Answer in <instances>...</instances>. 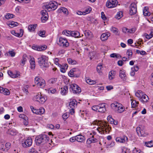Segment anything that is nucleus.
Wrapping results in <instances>:
<instances>
[{
	"mask_svg": "<svg viewBox=\"0 0 153 153\" xmlns=\"http://www.w3.org/2000/svg\"><path fill=\"white\" fill-rule=\"evenodd\" d=\"M92 125L98 126L96 128L97 130L101 134L108 133L111 130V128L105 122L103 121L96 120L93 122L91 125Z\"/></svg>",
	"mask_w": 153,
	"mask_h": 153,
	"instance_id": "1",
	"label": "nucleus"
},
{
	"mask_svg": "<svg viewBox=\"0 0 153 153\" xmlns=\"http://www.w3.org/2000/svg\"><path fill=\"white\" fill-rule=\"evenodd\" d=\"M38 62L40 67L43 70H45L49 66L48 62V57L45 55H41L38 59Z\"/></svg>",
	"mask_w": 153,
	"mask_h": 153,
	"instance_id": "2",
	"label": "nucleus"
},
{
	"mask_svg": "<svg viewBox=\"0 0 153 153\" xmlns=\"http://www.w3.org/2000/svg\"><path fill=\"white\" fill-rule=\"evenodd\" d=\"M111 107L117 113H122L125 110V108L123 105L116 102L112 103L111 104Z\"/></svg>",
	"mask_w": 153,
	"mask_h": 153,
	"instance_id": "3",
	"label": "nucleus"
},
{
	"mask_svg": "<svg viewBox=\"0 0 153 153\" xmlns=\"http://www.w3.org/2000/svg\"><path fill=\"white\" fill-rule=\"evenodd\" d=\"M49 140L48 136L45 134L39 135L36 137L35 142L37 145H39L42 143L43 144L46 143Z\"/></svg>",
	"mask_w": 153,
	"mask_h": 153,
	"instance_id": "4",
	"label": "nucleus"
},
{
	"mask_svg": "<svg viewBox=\"0 0 153 153\" xmlns=\"http://www.w3.org/2000/svg\"><path fill=\"white\" fill-rule=\"evenodd\" d=\"M92 109L97 112L104 113L106 111L105 104L104 103H101L97 105L92 106Z\"/></svg>",
	"mask_w": 153,
	"mask_h": 153,
	"instance_id": "5",
	"label": "nucleus"
},
{
	"mask_svg": "<svg viewBox=\"0 0 153 153\" xmlns=\"http://www.w3.org/2000/svg\"><path fill=\"white\" fill-rule=\"evenodd\" d=\"M34 100L40 103L43 104L47 100V97L42 95L41 93H38L34 97Z\"/></svg>",
	"mask_w": 153,
	"mask_h": 153,
	"instance_id": "6",
	"label": "nucleus"
},
{
	"mask_svg": "<svg viewBox=\"0 0 153 153\" xmlns=\"http://www.w3.org/2000/svg\"><path fill=\"white\" fill-rule=\"evenodd\" d=\"M35 82L40 88H44L45 85V80L42 77L36 76L35 78Z\"/></svg>",
	"mask_w": 153,
	"mask_h": 153,
	"instance_id": "7",
	"label": "nucleus"
},
{
	"mask_svg": "<svg viewBox=\"0 0 153 153\" xmlns=\"http://www.w3.org/2000/svg\"><path fill=\"white\" fill-rule=\"evenodd\" d=\"M35 82L40 88H44L45 85V80L42 77L36 76L35 78Z\"/></svg>",
	"mask_w": 153,
	"mask_h": 153,
	"instance_id": "8",
	"label": "nucleus"
},
{
	"mask_svg": "<svg viewBox=\"0 0 153 153\" xmlns=\"http://www.w3.org/2000/svg\"><path fill=\"white\" fill-rule=\"evenodd\" d=\"M35 82L40 88H44L45 85V80L42 77L36 76L35 78Z\"/></svg>",
	"mask_w": 153,
	"mask_h": 153,
	"instance_id": "9",
	"label": "nucleus"
},
{
	"mask_svg": "<svg viewBox=\"0 0 153 153\" xmlns=\"http://www.w3.org/2000/svg\"><path fill=\"white\" fill-rule=\"evenodd\" d=\"M57 43L60 46L67 47L69 45V43L65 38L60 37L57 40Z\"/></svg>",
	"mask_w": 153,
	"mask_h": 153,
	"instance_id": "10",
	"label": "nucleus"
},
{
	"mask_svg": "<svg viewBox=\"0 0 153 153\" xmlns=\"http://www.w3.org/2000/svg\"><path fill=\"white\" fill-rule=\"evenodd\" d=\"M58 5L57 2L54 1H50L48 4L45 7L49 11L52 10H54L57 8Z\"/></svg>",
	"mask_w": 153,
	"mask_h": 153,
	"instance_id": "11",
	"label": "nucleus"
},
{
	"mask_svg": "<svg viewBox=\"0 0 153 153\" xmlns=\"http://www.w3.org/2000/svg\"><path fill=\"white\" fill-rule=\"evenodd\" d=\"M118 4L117 0H108L106 3V6L109 8H112L116 7Z\"/></svg>",
	"mask_w": 153,
	"mask_h": 153,
	"instance_id": "12",
	"label": "nucleus"
},
{
	"mask_svg": "<svg viewBox=\"0 0 153 153\" xmlns=\"http://www.w3.org/2000/svg\"><path fill=\"white\" fill-rule=\"evenodd\" d=\"M70 89L72 91L74 94H78L81 92L80 88L76 84H71L70 85Z\"/></svg>",
	"mask_w": 153,
	"mask_h": 153,
	"instance_id": "13",
	"label": "nucleus"
},
{
	"mask_svg": "<svg viewBox=\"0 0 153 153\" xmlns=\"http://www.w3.org/2000/svg\"><path fill=\"white\" fill-rule=\"evenodd\" d=\"M115 140L117 143H126L128 141V137L125 135L116 137Z\"/></svg>",
	"mask_w": 153,
	"mask_h": 153,
	"instance_id": "14",
	"label": "nucleus"
},
{
	"mask_svg": "<svg viewBox=\"0 0 153 153\" xmlns=\"http://www.w3.org/2000/svg\"><path fill=\"white\" fill-rule=\"evenodd\" d=\"M136 131L138 135L141 137H146L148 135V134L145 132L144 129L141 128L140 127H137L136 128Z\"/></svg>",
	"mask_w": 153,
	"mask_h": 153,
	"instance_id": "15",
	"label": "nucleus"
},
{
	"mask_svg": "<svg viewBox=\"0 0 153 153\" xmlns=\"http://www.w3.org/2000/svg\"><path fill=\"white\" fill-rule=\"evenodd\" d=\"M30 108L32 112L37 114H42L44 113L45 112V109L42 107H40L39 109H36L33 106H31Z\"/></svg>",
	"mask_w": 153,
	"mask_h": 153,
	"instance_id": "16",
	"label": "nucleus"
},
{
	"mask_svg": "<svg viewBox=\"0 0 153 153\" xmlns=\"http://www.w3.org/2000/svg\"><path fill=\"white\" fill-rule=\"evenodd\" d=\"M32 143V140L31 138L29 137L22 141V145L24 147L26 148L30 146Z\"/></svg>",
	"mask_w": 153,
	"mask_h": 153,
	"instance_id": "17",
	"label": "nucleus"
},
{
	"mask_svg": "<svg viewBox=\"0 0 153 153\" xmlns=\"http://www.w3.org/2000/svg\"><path fill=\"white\" fill-rule=\"evenodd\" d=\"M41 14L42 15L41 20L42 22L45 23L48 19V15L47 11L45 10H43L41 11Z\"/></svg>",
	"mask_w": 153,
	"mask_h": 153,
	"instance_id": "18",
	"label": "nucleus"
},
{
	"mask_svg": "<svg viewBox=\"0 0 153 153\" xmlns=\"http://www.w3.org/2000/svg\"><path fill=\"white\" fill-rule=\"evenodd\" d=\"M7 73L9 75L11 78H16L20 77V73L18 71L12 72L11 71H8Z\"/></svg>",
	"mask_w": 153,
	"mask_h": 153,
	"instance_id": "19",
	"label": "nucleus"
},
{
	"mask_svg": "<svg viewBox=\"0 0 153 153\" xmlns=\"http://www.w3.org/2000/svg\"><path fill=\"white\" fill-rule=\"evenodd\" d=\"M136 12V5L134 3H131L130 7V14L131 15H134L135 14Z\"/></svg>",
	"mask_w": 153,
	"mask_h": 153,
	"instance_id": "20",
	"label": "nucleus"
},
{
	"mask_svg": "<svg viewBox=\"0 0 153 153\" xmlns=\"http://www.w3.org/2000/svg\"><path fill=\"white\" fill-rule=\"evenodd\" d=\"M19 32V33H16L15 30H12L11 31V33L12 35L16 37H20L23 36L24 31L22 29H20Z\"/></svg>",
	"mask_w": 153,
	"mask_h": 153,
	"instance_id": "21",
	"label": "nucleus"
},
{
	"mask_svg": "<svg viewBox=\"0 0 153 153\" xmlns=\"http://www.w3.org/2000/svg\"><path fill=\"white\" fill-rule=\"evenodd\" d=\"M68 92V87L65 85L62 86L60 88V93L62 95H65Z\"/></svg>",
	"mask_w": 153,
	"mask_h": 153,
	"instance_id": "22",
	"label": "nucleus"
},
{
	"mask_svg": "<svg viewBox=\"0 0 153 153\" xmlns=\"http://www.w3.org/2000/svg\"><path fill=\"white\" fill-rule=\"evenodd\" d=\"M111 34L109 32L103 33L101 36L100 39L102 41H105L107 40L110 36Z\"/></svg>",
	"mask_w": 153,
	"mask_h": 153,
	"instance_id": "23",
	"label": "nucleus"
},
{
	"mask_svg": "<svg viewBox=\"0 0 153 153\" xmlns=\"http://www.w3.org/2000/svg\"><path fill=\"white\" fill-rule=\"evenodd\" d=\"M77 70L75 68H73L71 69L68 73V75L70 77L75 76V77H78L79 76V74L76 75V71Z\"/></svg>",
	"mask_w": 153,
	"mask_h": 153,
	"instance_id": "24",
	"label": "nucleus"
},
{
	"mask_svg": "<svg viewBox=\"0 0 153 153\" xmlns=\"http://www.w3.org/2000/svg\"><path fill=\"white\" fill-rule=\"evenodd\" d=\"M116 72V71L114 70H111L109 72L108 78L109 80H112L115 78Z\"/></svg>",
	"mask_w": 153,
	"mask_h": 153,
	"instance_id": "25",
	"label": "nucleus"
},
{
	"mask_svg": "<svg viewBox=\"0 0 153 153\" xmlns=\"http://www.w3.org/2000/svg\"><path fill=\"white\" fill-rule=\"evenodd\" d=\"M77 102L75 99H71L69 103V106L70 108H74L76 106Z\"/></svg>",
	"mask_w": 153,
	"mask_h": 153,
	"instance_id": "26",
	"label": "nucleus"
},
{
	"mask_svg": "<svg viewBox=\"0 0 153 153\" xmlns=\"http://www.w3.org/2000/svg\"><path fill=\"white\" fill-rule=\"evenodd\" d=\"M139 69V67L137 65H135L133 67L131 68L130 75L131 76H133L135 74V72L137 71Z\"/></svg>",
	"mask_w": 153,
	"mask_h": 153,
	"instance_id": "27",
	"label": "nucleus"
},
{
	"mask_svg": "<svg viewBox=\"0 0 153 153\" xmlns=\"http://www.w3.org/2000/svg\"><path fill=\"white\" fill-rule=\"evenodd\" d=\"M107 119L108 122L110 123L111 124L117 125L118 123V122L116 120H114L111 115L108 116L107 117Z\"/></svg>",
	"mask_w": 153,
	"mask_h": 153,
	"instance_id": "28",
	"label": "nucleus"
},
{
	"mask_svg": "<svg viewBox=\"0 0 153 153\" xmlns=\"http://www.w3.org/2000/svg\"><path fill=\"white\" fill-rule=\"evenodd\" d=\"M125 72L124 70H120L119 72V76L123 80H125L126 78Z\"/></svg>",
	"mask_w": 153,
	"mask_h": 153,
	"instance_id": "29",
	"label": "nucleus"
},
{
	"mask_svg": "<svg viewBox=\"0 0 153 153\" xmlns=\"http://www.w3.org/2000/svg\"><path fill=\"white\" fill-rule=\"evenodd\" d=\"M58 67L60 68L61 72L62 73H65L68 68V66L67 64H65L63 65L60 64Z\"/></svg>",
	"mask_w": 153,
	"mask_h": 153,
	"instance_id": "30",
	"label": "nucleus"
},
{
	"mask_svg": "<svg viewBox=\"0 0 153 153\" xmlns=\"http://www.w3.org/2000/svg\"><path fill=\"white\" fill-rule=\"evenodd\" d=\"M27 57L26 54H24L21 60L20 64L21 65L23 66L27 61Z\"/></svg>",
	"mask_w": 153,
	"mask_h": 153,
	"instance_id": "31",
	"label": "nucleus"
},
{
	"mask_svg": "<svg viewBox=\"0 0 153 153\" xmlns=\"http://www.w3.org/2000/svg\"><path fill=\"white\" fill-rule=\"evenodd\" d=\"M143 36L147 39H149L152 38L153 36V28L151 29L150 33L149 34L145 33L143 34Z\"/></svg>",
	"mask_w": 153,
	"mask_h": 153,
	"instance_id": "32",
	"label": "nucleus"
},
{
	"mask_svg": "<svg viewBox=\"0 0 153 153\" xmlns=\"http://www.w3.org/2000/svg\"><path fill=\"white\" fill-rule=\"evenodd\" d=\"M37 27L36 24L30 25L28 26V30L29 31L33 32L35 31L36 27Z\"/></svg>",
	"mask_w": 153,
	"mask_h": 153,
	"instance_id": "33",
	"label": "nucleus"
},
{
	"mask_svg": "<svg viewBox=\"0 0 153 153\" xmlns=\"http://www.w3.org/2000/svg\"><path fill=\"white\" fill-rule=\"evenodd\" d=\"M7 24L10 27H13L18 26V23L16 22L13 21H10L7 23Z\"/></svg>",
	"mask_w": 153,
	"mask_h": 153,
	"instance_id": "34",
	"label": "nucleus"
},
{
	"mask_svg": "<svg viewBox=\"0 0 153 153\" xmlns=\"http://www.w3.org/2000/svg\"><path fill=\"white\" fill-rule=\"evenodd\" d=\"M76 140L79 142H82L85 140V137L81 135H78L76 136Z\"/></svg>",
	"mask_w": 153,
	"mask_h": 153,
	"instance_id": "35",
	"label": "nucleus"
},
{
	"mask_svg": "<svg viewBox=\"0 0 153 153\" xmlns=\"http://www.w3.org/2000/svg\"><path fill=\"white\" fill-rule=\"evenodd\" d=\"M103 69V68L102 65L100 64H98L97 67V70L99 74L102 75V71Z\"/></svg>",
	"mask_w": 153,
	"mask_h": 153,
	"instance_id": "36",
	"label": "nucleus"
},
{
	"mask_svg": "<svg viewBox=\"0 0 153 153\" xmlns=\"http://www.w3.org/2000/svg\"><path fill=\"white\" fill-rule=\"evenodd\" d=\"M30 68L32 69H33L35 67V63L34 59L33 58H31L30 61Z\"/></svg>",
	"mask_w": 153,
	"mask_h": 153,
	"instance_id": "37",
	"label": "nucleus"
},
{
	"mask_svg": "<svg viewBox=\"0 0 153 153\" xmlns=\"http://www.w3.org/2000/svg\"><path fill=\"white\" fill-rule=\"evenodd\" d=\"M149 100V98L146 95L144 94H143V96L141 97V99H140V100L143 102H147Z\"/></svg>",
	"mask_w": 153,
	"mask_h": 153,
	"instance_id": "38",
	"label": "nucleus"
},
{
	"mask_svg": "<svg viewBox=\"0 0 153 153\" xmlns=\"http://www.w3.org/2000/svg\"><path fill=\"white\" fill-rule=\"evenodd\" d=\"M4 144L5 142L4 141H0V151L1 152L5 151Z\"/></svg>",
	"mask_w": 153,
	"mask_h": 153,
	"instance_id": "39",
	"label": "nucleus"
},
{
	"mask_svg": "<svg viewBox=\"0 0 153 153\" xmlns=\"http://www.w3.org/2000/svg\"><path fill=\"white\" fill-rule=\"evenodd\" d=\"M59 13H63L64 14H68V10L65 8L64 7H61L58 10Z\"/></svg>",
	"mask_w": 153,
	"mask_h": 153,
	"instance_id": "40",
	"label": "nucleus"
},
{
	"mask_svg": "<svg viewBox=\"0 0 153 153\" xmlns=\"http://www.w3.org/2000/svg\"><path fill=\"white\" fill-rule=\"evenodd\" d=\"M85 35L87 38L90 39L93 37L92 33L89 30H86L85 32Z\"/></svg>",
	"mask_w": 153,
	"mask_h": 153,
	"instance_id": "41",
	"label": "nucleus"
},
{
	"mask_svg": "<svg viewBox=\"0 0 153 153\" xmlns=\"http://www.w3.org/2000/svg\"><path fill=\"white\" fill-rule=\"evenodd\" d=\"M144 93L141 91L139 90L136 92L135 94L136 96L139 98V99H141V97L143 96Z\"/></svg>",
	"mask_w": 153,
	"mask_h": 153,
	"instance_id": "42",
	"label": "nucleus"
},
{
	"mask_svg": "<svg viewBox=\"0 0 153 153\" xmlns=\"http://www.w3.org/2000/svg\"><path fill=\"white\" fill-rule=\"evenodd\" d=\"M18 132L15 129H10L8 131V134L11 135H15L17 134Z\"/></svg>",
	"mask_w": 153,
	"mask_h": 153,
	"instance_id": "43",
	"label": "nucleus"
},
{
	"mask_svg": "<svg viewBox=\"0 0 153 153\" xmlns=\"http://www.w3.org/2000/svg\"><path fill=\"white\" fill-rule=\"evenodd\" d=\"M86 134L87 136L89 137H93L94 135L96 134V133L93 131H88Z\"/></svg>",
	"mask_w": 153,
	"mask_h": 153,
	"instance_id": "44",
	"label": "nucleus"
},
{
	"mask_svg": "<svg viewBox=\"0 0 153 153\" xmlns=\"http://www.w3.org/2000/svg\"><path fill=\"white\" fill-rule=\"evenodd\" d=\"M122 153H130L129 149L124 147L122 146L120 147Z\"/></svg>",
	"mask_w": 153,
	"mask_h": 153,
	"instance_id": "45",
	"label": "nucleus"
},
{
	"mask_svg": "<svg viewBox=\"0 0 153 153\" xmlns=\"http://www.w3.org/2000/svg\"><path fill=\"white\" fill-rule=\"evenodd\" d=\"M148 8L147 7H144L143 10V14L145 16H149L150 15V13L148 10Z\"/></svg>",
	"mask_w": 153,
	"mask_h": 153,
	"instance_id": "46",
	"label": "nucleus"
},
{
	"mask_svg": "<svg viewBox=\"0 0 153 153\" xmlns=\"http://www.w3.org/2000/svg\"><path fill=\"white\" fill-rule=\"evenodd\" d=\"M131 105L132 108H135L139 104L138 102H137L135 100H132L131 99Z\"/></svg>",
	"mask_w": 153,
	"mask_h": 153,
	"instance_id": "47",
	"label": "nucleus"
},
{
	"mask_svg": "<svg viewBox=\"0 0 153 153\" xmlns=\"http://www.w3.org/2000/svg\"><path fill=\"white\" fill-rule=\"evenodd\" d=\"M85 81L89 85H94L96 83L95 81L92 80L90 79H86Z\"/></svg>",
	"mask_w": 153,
	"mask_h": 153,
	"instance_id": "48",
	"label": "nucleus"
},
{
	"mask_svg": "<svg viewBox=\"0 0 153 153\" xmlns=\"http://www.w3.org/2000/svg\"><path fill=\"white\" fill-rule=\"evenodd\" d=\"M16 53L13 50H12L9 51L7 53L5 54V55L6 56H8L9 55L11 57H14L15 56Z\"/></svg>",
	"mask_w": 153,
	"mask_h": 153,
	"instance_id": "49",
	"label": "nucleus"
},
{
	"mask_svg": "<svg viewBox=\"0 0 153 153\" xmlns=\"http://www.w3.org/2000/svg\"><path fill=\"white\" fill-rule=\"evenodd\" d=\"M79 36L80 33L79 32L74 31H72L71 34L72 36L74 37L75 38H78L79 37Z\"/></svg>",
	"mask_w": 153,
	"mask_h": 153,
	"instance_id": "50",
	"label": "nucleus"
},
{
	"mask_svg": "<svg viewBox=\"0 0 153 153\" xmlns=\"http://www.w3.org/2000/svg\"><path fill=\"white\" fill-rule=\"evenodd\" d=\"M72 32L71 31L65 30L63 31L62 33L67 36H71Z\"/></svg>",
	"mask_w": 153,
	"mask_h": 153,
	"instance_id": "51",
	"label": "nucleus"
},
{
	"mask_svg": "<svg viewBox=\"0 0 153 153\" xmlns=\"http://www.w3.org/2000/svg\"><path fill=\"white\" fill-rule=\"evenodd\" d=\"M1 93L5 95H8L10 94V92L8 89L3 88V90L2 91Z\"/></svg>",
	"mask_w": 153,
	"mask_h": 153,
	"instance_id": "52",
	"label": "nucleus"
},
{
	"mask_svg": "<svg viewBox=\"0 0 153 153\" xmlns=\"http://www.w3.org/2000/svg\"><path fill=\"white\" fill-rule=\"evenodd\" d=\"M123 16V13L122 11H119L117 13L115 16L116 19H120Z\"/></svg>",
	"mask_w": 153,
	"mask_h": 153,
	"instance_id": "53",
	"label": "nucleus"
},
{
	"mask_svg": "<svg viewBox=\"0 0 153 153\" xmlns=\"http://www.w3.org/2000/svg\"><path fill=\"white\" fill-rule=\"evenodd\" d=\"M47 47L46 45H44L42 46H37V51H42L45 50Z\"/></svg>",
	"mask_w": 153,
	"mask_h": 153,
	"instance_id": "54",
	"label": "nucleus"
},
{
	"mask_svg": "<svg viewBox=\"0 0 153 153\" xmlns=\"http://www.w3.org/2000/svg\"><path fill=\"white\" fill-rule=\"evenodd\" d=\"M146 146L148 147H151L153 146V141H151L148 142H146L145 143Z\"/></svg>",
	"mask_w": 153,
	"mask_h": 153,
	"instance_id": "55",
	"label": "nucleus"
},
{
	"mask_svg": "<svg viewBox=\"0 0 153 153\" xmlns=\"http://www.w3.org/2000/svg\"><path fill=\"white\" fill-rule=\"evenodd\" d=\"M68 62L70 64L74 65L76 63V62L74 60L72 59L71 58H68L67 59Z\"/></svg>",
	"mask_w": 153,
	"mask_h": 153,
	"instance_id": "56",
	"label": "nucleus"
},
{
	"mask_svg": "<svg viewBox=\"0 0 153 153\" xmlns=\"http://www.w3.org/2000/svg\"><path fill=\"white\" fill-rule=\"evenodd\" d=\"M132 152L133 153H144L140 149L135 147L133 150Z\"/></svg>",
	"mask_w": 153,
	"mask_h": 153,
	"instance_id": "57",
	"label": "nucleus"
},
{
	"mask_svg": "<svg viewBox=\"0 0 153 153\" xmlns=\"http://www.w3.org/2000/svg\"><path fill=\"white\" fill-rule=\"evenodd\" d=\"M110 30L114 33L116 34H117L118 32V29L117 28L114 27H111L110 29Z\"/></svg>",
	"mask_w": 153,
	"mask_h": 153,
	"instance_id": "58",
	"label": "nucleus"
},
{
	"mask_svg": "<svg viewBox=\"0 0 153 153\" xmlns=\"http://www.w3.org/2000/svg\"><path fill=\"white\" fill-rule=\"evenodd\" d=\"M19 117L20 118L25 120H28V118L27 116L24 114H20L19 115Z\"/></svg>",
	"mask_w": 153,
	"mask_h": 153,
	"instance_id": "59",
	"label": "nucleus"
},
{
	"mask_svg": "<svg viewBox=\"0 0 153 153\" xmlns=\"http://www.w3.org/2000/svg\"><path fill=\"white\" fill-rule=\"evenodd\" d=\"M91 7H88L83 11L84 15L88 14L90 13L91 10Z\"/></svg>",
	"mask_w": 153,
	"mask_h": 153,
	"instance_id": "60",
	"label": "nucleus"
},
{
	"mask_svg": "<svg viewBox=\"0 0 153 153\" xmlns=\"http://www.w3.org/2000/svg\"><path fill=\"white\" fill-rule=\"evenodd\" d=\"M110 56L112 58H119L120 57V55L118 54L113 53L110 55Z\"/></svg>",
	"mask_w": 153,
	"mask_h": 153,
	"instance_id": "61",
	"label": "nucleus"
},
{
	"mask_svg": "<svg viewBox=\"0 0 153 153\" xmlns=\"http://www.w3.org/2000/svg\"><path fill=\"white\" fill-rule=\"evenodd\" d=\"M115 145V142L114 141H111V143L107 146V148H110L114 147Z\"/></svg>",
	"mask_w": 153,
	"mask_h": 153,
	"instance_id": "62",
	"label": "nucleus"
},
{
	"mask_svg": "<svg viewBox=\"0 0 153 153\" xmlns=\"http://www.w3.org/2000/svg\"><path fill=\"white\" fill-rule=\"evenodd\" d=\"M56 89L54 88H51L48 89V91L49 93L54 94L56 91Z\"/></svg>",
	"mask_w": 153,
	"mask_h": 153,
	"instance_id": "63",
	"label": "nucleus"
},
{
	"mask_svg": "<svg viewBox=\"0 0 153 153\" xmlns=\"http://www.w3.org/2000/svg\"><path fill=\"white\" fill-rule=\"evenodd\" d=\"M126 54L128 55L129 58L131 57L132 55V51L130 49L128 50L126 52Z\"/></svg>",
	"mask_w": 153,
	"mask_h": 153,
	"instance_id": "64",
	"label": "nucleus"
}]
</instances>
